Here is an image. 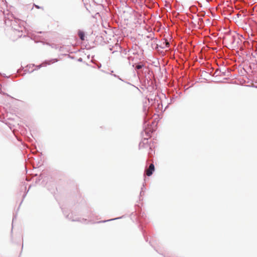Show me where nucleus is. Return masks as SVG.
Instances as JSON below:
<instances>
[{
    "label": "nucleus",
    "instance_id": "f257e3e1",
    "mask_svg": "<svg viewBox=\"0 0 257 257\" xmlns=\"http://www.w3.org/2000/svg\"><path fill=\"white\" fill-rule=\"evenodd\" d=\"M0 18L3 19L7 26L11 27L14 31L19 33L23 32L24 27L21 24L22 22L19 19L15 18L13 14H10L9 12L6 14L5 11L1 10Z\"/></svg>",
    "mask_w": 257,
    "mask_h": 257
},
{
    "label": "nucleus",
    "instance_id": "f03ea898",
    "mask_svg": "<svg viewBox=\"0 0 257 257\" xmlns=\"http://www.w3.org/2000/svg\"><path fill=\"white\" fill-rule=\"evenodd\" d=\"M61 209L62 210V212H63L64 215L65 216L66 218L72 221H79L82 223H85L87 221L86 219L82 218L81 219L78 217H74L73 216V213H71L70 214H67V212L66 210H65L64 208H63L62 207H61Z\"/></svg>",
    "mask_w": 257,
    "mask_h": 257
},
{
    "label": "nucleus",
    "instance_id": "7ed1b4c3",
    "mask_svg": "<svg viewBox=\"0 0 257 257\" xmlns=\"http://www.w3.org/2000/svg\"><path fill=\"white\" fill-rule=\"evenodd\" d=\"M139 217L141 218H140V221H139L140 225H139V227L143 233V235L144 236V237L146 241L148 242V240H149V238L147 236V232L146 230L144 229L145 227L144 226V221L143 220H142V219L144 218V213H143L142 214L141 213L139 215Z\"/></svg>",
    "mask_w": 257,
    "mask_h": 257
},
{
    "label": "nucleus",
    "instance_id": "20e7f679",
    "mask_svg": "<svg viewBox=\"0 0 257 257\" xmlns=\"http://www.w3.org/2000/svg\"><path fill=\"white\" fill-rule=\"evenodd\" d=\"M145 115L146 116L144 119V131L145 133V135L147 137H150L151 134L153 133V131H152L151 129L147 130V127L150 126V124L148 123L147 114L146 112H145Z\"/></svg>",
    "mask_w": 257,
    "mask_h": 257
},
{
    "label": "nucleus",
    "instance_id": "39448f33",
    "mask_svg": "<svg viewBox=\"0 0 257 257\" xmlns=\"http://www.w3.org/2000/svg\"><path fill=\"white\" fill-rule=\"evenodd\" d=\"M155 170V166L153 164H151L150 166L149 169H145V173L144 174V177L146 178V175L150 177L151 176L153 173L154 172ZM146 180V178L144 179V181Z\"/></svg>",
    "mask_w": 257,
    "mask_h": 257
},
{
    "label": "nucleus",
    "instance_id": "423d86ee",
    "mask_svg": "<svg viewBox=\"0 0 257 257\" xmlns=\"http://www.w3.org/2000/svg\"><path fill=\"white\" fill-rule=\"evenodd\" d=\"M148 143H149L148 139L147 138H144L142 139V141L139 144V149H140L141 148H142L149 147L151 151H152V150L151 149V146L150 144H148Z\"/></svg>",
    "mask_w": 257,
    "mask_h": 257
},
{
    "label": "nucleus",
    "instance_id": "0eeeda50",
    "mask_svg": "<svg viewBox=\"0 0 257 257\" xmlns=\"http://www.w3.org/2000/svg\"><path fill=\"white\" fill-rule=\"evenodd\" d=\"M133 66L135 67L136 70H140L142 69L145 66V64L142 62H139L134 64Z\"/></svg>",
    "mask_w": 257,
    "mask_h": 257
},
{
    "label": "nucleus",
    "instance_id": "6e6552de",
    "mask_svg": "<svg viewBox=\"0 0 257 257\" xmlns=\"http://www.w3.org/2000/svg\"><path fill=\"white\" fill-rule=\"evenodd\" d=\"M78 36L81 41H84L85 39V32L82 30H79L78 31Z\"/></svg>",
    "mask_w": 257,
    "mask_h": 257
},
{
    "label": "nucleus",
    "instance_id": "1a4fd4ad",
    "mask_svg": "<svg viewBox=\"0 0 257 257\" xmlns=\"http://www.w3.org/2000/svg\"><path fill=\"white\" fill-rule=\"evenodd\" d=\"M250 61L254 65H257V54L255 55L252 54L251 57H250Z\"/></svg>",
    "mask_w": 257,
    "mask_h": 257
},
{
    "label": "nucleus",
    "instance_id": "9d476101",
    "mask_svg": "<svg viewBox=\"0 0 257 257\" xmlns=\"http://www.w3.org/2000/svg\"><path fill=\"white\" fill-rule=\"evenodd\" d=\"M236 37L235 36H229L227 38V40L229 42L231 45H233L235 41Z\"/></svg>",
    "mask_w": 257,
    "mask_h": 257
},
{
    "label": "nucleus",
    "instance_id": "9b49d317",
    "mask_svg": "<svg viewBox=\"0 0 257 257\" xmlns=\"http://www.w3.org/2000/svg\"><path fill=\"white\" fill-rule=\"evenodd\" d=\"M23 187H24V189H25V190H26V186L25 185V183H24V185H23ZM29 190H27V191H25V193H24L23 195V199L21 201V203H20V205H21V204L22 203V202L24 200V199L25 198V197L27 195V194L28 193Z\"/></svg>",
    "mask_w": 257,
    "mask_h": 257
},
{
    "label": "nucleus",
    "instance_id": "f8f14e48",
    "mask_svg": "<svg viewBox=\"0 0 257 257\" xmlns=\"http://www.w3.org/2000/svg\"><path fill=\"white\" fill-rule=\"evenodd\" d=\"M121 218V217H116V218H112V219H108V220H106L99 221L97 222V223H102V222L104 223V222H108V221H110L118 219Z\"/></svg>",
    "mask_w": 257,
    "mask_h": 257
},
{
    "label": "nucleus",
    "instance_id": "ddd939ff",
    "mask_svg": "<svg viewBox=\"0 0 257 257\" xmlns=\"http://www.w3.org/2000/svg\"><path fill=\"white\" fill-rule=\"evenodd\" d=\"M113 47H114V48H115V49H116V50H114V51H113L112 52V53H115V52H117V49H118V48H119V49H121V50L122 49V47H121V46H120L119 44H118V43L116 44H115V45L114 46H113Z\"/></svg>",
    "mask_w": 257,
    "mask_h": 257
},
{
    "label": "nucleus",
    "instance_id": "4468645a",
    "mask_svg": "<svg viewBox=\"0 0 257 257\" xmlns=\"http://www.w3.org/2000/svg\"><path fill=\"white\" fill-rule=\"evenodd\" d=\"M177 97V96H174V97H172V98H171V99H170V102L168 103V104L169 105L170 104H171L173 102H174L175 99H176V98Z\"/></svg>",
    "mask_w": 257,
    "mask_h": 257
},
{
    "label": "nucleus",
    "instance_id": "2eb2a0df",
    "mask_svg": "<svg viewBox=\"0 0 257 257\" xmlns=\"http://www.w3.org/2000/svg\"><path fill=\"white\" fill-rule=\"evenodd\" d=\"M145 184L144 183L143 185V187L141 188V191L140 192V196L144 195V194L143 189L145 188Z\"/></svg>",
    "mask_w": 257,
    "mask_h": 257
},
{
    "label": "nucleus",
    "instance_id": "dca6fc26",
    "mask_svg": "<svg viewBox=\"0 0 257 257\" xmlns=\"http://www.w3.org/2000/svg\"><path fill=\"white\" fill-rule=\"evenodd\" d=\"M95 65H96V67H97V68L98 69L100 68L101 67V63L97 61H96V62L95 63Z\"/></svg>",
    "mask_w": 257,
    "mask_h": 257
},
{
    "label": "nucleus",
    "instance_id": "f3484780",
    "mask_svg": "<svg viewBox=\"0 0 257 257\" xmlns=\"http://www.w3.org/2000/svg\"><path fill=\"white\" fill-rule=\"evenodd\" d=\"M57 61H58V59H53L51 60H50L51 62L47 63V64L48 65H50L51 63H53L56 62Z\"/></svg>",
    "mask_w": 257,
    "mask_h": 257
},
{
    "label": "nucleus",
    "instance_id": "a211bd4d",
    "mask_svg": "<svg viewBox=\"0 0 257 257\" xmlns=\"http://www.w3.org/2000/svg\"><path fill=\"white\" fill-rule=\"evenodd\" d=\"M0 1H1V3H3V5L7 6V2L6 0H0Z\"/></svg>",
    "mask_w": 257,
    "mask_h": 257
},
{
    "label": "nucleus",
    "instance_id": "6ab92c4d",
    "mask_svg": "<svg viewBox=\"0 0 257 257\" xmlns=\"http://www.w3.org/2000/svg\"><path fill=\"white\" fill-rule=\"evenodd\" d=\"M16 216H17L16 214L14 215L13 218V223H12V224L13 223L14 220L16 219ZM12 227H13V224H12ZM12 232H13V228H12L11 233H12Z\"/></svg>",
    "mask_w": 257,
    "mask_h": 257
},
{
    "label": "nucleus",
    "instance_id": "aec40b11",
    "mask_svg": "<svg viewBox=\"0 0 257 257\" xmlns=\"http://www.w3.org/2000/svg\"><path fill=\"white\" fill-rule=\"evenodd\" d=\"M112 75H113L114 77H116V78H118V79L120 80L121 81H123V82H124V80H122V79H121V78H120L118 75H116V74H112Z\"/></svg>",
    "mask_w": 257,
    "mask_h": 257
},
{
    "label": "nucleus",
    "instance_id": "412c9836",
    "mask_svg": "<svg viewBox=\"0 0 257 257\" xmlns=\"http://www.w3.org/2000/svg\"><path fill=\"white\" fill-rule=\"evenodd\" d=\"M42 179V174H41L38 179L36 180V182L37 183L38 181H40L41 179Z\"/></svg>",
    "mask_w": 257,
    "mask_h": 257
},
{
    "label": "nucleus",
    "instance_id": "4be33fe9",
    "mask_svg": "<svg viewBox=\"0 0 257 257\" xmlns=\"http://www.w3.org/2000/svg\"><path fill=\"white\" fill-rule=\"evenodd\" d=\"M28 70V71L29 72V73H32L34 71V69H32V70L30 71L29 69H27V68L25 70V72L27 71Z\"/></svg>",
    "mask_w": 257,
    "mask_h": 257
},
{
    "label": "nucleus",
    "instance_id": "5701e85b",
    "mask_svg": "<svg viewBox=\"0 0 257 257\" xmlns=\"http://www.w3.org/2000/svg\"><path fill=\"white\" fill-rule=\"evenodd\" d=\"M77 61L78 62H82L83 61V59L81 57L79 58L78 59H77Z\"/></svg>",
    "mask_w": 257,
    "mask_h": 257
},
{
    "label": "nucleus",
    "instance_id": "b1692460",
    "mask_svg": "<svg viewBox=\"0 0 257 257\" xmlns=\"http://www.w3.org/2000/svg\"><path fill=\"white\" fill-rule=\"evenodd\" d=\"M165 43H166V44H165V46H166V47H168V46H169V43H168V42H166V40L165 41Z\"/></svg>",
    "mask_w": 257,
    "mask_h": 257
},
{
    "label": "nucleus",
    "instance_id": "393cba45",
    "mask_svg": "<svg viewBox=\"0 0 257 257\" xmlns=\"http://www.w3.org/2000/svg\"><path fill=\"white\" fill-rule=\"evenodd\" d=\"M114 48L113 46L109 47V49L110 51H112L113 50V48Z\"/></svg>",
    "mask_w": 257,
    "mask_h": 257
},
{
    "label": "nucleus",
    "instance_id": "a878e982",
    "mask_svg": "<svg viewBox=\"0 0 257 257\" xmlns=\"http://www.w3.org/2000/svg\"><path fill=\"white\" fill-rule=\"evenodd\" d=\"M35 7H36L37 9H40V8H41V7H40V6H38V5H35Z\"/></svg>",
    "mask_w": 257,
    "mask_h": 257
},
{
    "label": "nucleus",
    "instance_id": "bb28decb",
    "mask_svg": "<svg viewBox=\"0 0 257 257\" xmlns=\"http://www.w3.org/2000/svg\"><path fill=\"white\" fill-rule=\"evenodd\" d=\"M168 105H169V104H168L167 105V106L165 107V109H164V111H165V109H167V108L168 107Z\"/></svg>",
    "mask_w": 257,
    "mask_h": 257
},
{
    "label": "nucleus",
    "instance_id": "cd10ccee",
    "mask_svg": "<svg viewBox=\"0 0 257 257\" xmlns=\"http://www.w3.org/2000/svg\"><path fill=\"white\" fill-rule=\"evenodd\" d=\"M199 20L200 21H201V22H202V21H203V19H202V18H199Z\"/></svg>",
    "mask_w": 257,
    "mask_h": 257
},
{
    "label": "nucleus",
    "instance_id": "c85d7f7f",
    "mask_svg": "<svg viewBox=\"0 0 257 257\" xmlns=\"http://www.w3.org/2000/svg\"><path fill=\"white\" fill-rule=\"evenodd\" d=\"M123 52H124V53L126 54V49H124V50H123Z\"/></svg>",
    "mask_w": 257,
    "mask_h": 257
},
{
    "label": "nucleus",
    "instance_id": "c756f323",
    "mask_svg": "<svg viewBox=\"0 0 257 257\" xmlns=\"http://www.w3.org/2000/svg\"><path fill=\"white\" fill-rule=\"evenodd\" d=\"M22 34H21V35H18V36H19V37H22Z\"/></svg>",
    "mask_w": 257,
    "mask_h": 257
},
{
    "label": "nucleus",
    "instance_id": "7c9ffc66",
    "mask_svg": "<svg viewBox=\"0 0 257 257\" xmlns=\"http://www.w3.org/2000/svg\"><path fill=\"white\" fill-rule=\"evenodd\" d=\"M41 67H42L41 65H40V66H38V68H40Z\"/></svg>",
    "mask_w": 257,
    "mask_h": 257
},
{
    "label": "nucleus",
    "instance_id": "2f4dec72",
    "mask_svg": "<svg viewBox=\"0 0 257 257\" xmlns=\"http://www.w3.org/2000/svg\"><path fill=\"white\" fill-rule=\"evenodd\" d=\"M69 57L71 58V59H73V57L72 56H69Z\"/></svg>",
    "mask_w": 257,
    "mask_h": 257
},
{
    "label": "nucleus",
    "instance_id": "473e14b6",
    "mask_svg": "<svg viewBox=\"0 0 257 257\" xmlns=\"http://www.w3.org/2000/svg\"><path fill=\"white\" fill-rule=\"evenodd\" d=\"M142 135L143 136V137H144L143 132L142 133Z\"/></svg>",
    "mask_w": 257,
    "mask_h": 257
},
{
    "label": "nucleus",
    "instance_id": "72a5a7b5",
    "mask_svg": "<svg viewBox=\"0 0 257 257\" xmlns=\"http://www.w3.org/2000/svg\"><path fill=\"white\" fill-rule=\"evenodd\" d=\"M160 47H161V48H165L164 47H161V46H160Z\"/></svg>",
    "mask_w": 257,
    "mask_h": 257
},
{
    "label": "nucleus",
    "instance_id": "f704fd0d",
    "mask_svg": "<svg viewBox=\"0 0 257 257\" xmlns=\"http://www.w3.org/2000/svg\"><path fill=\"white\" fill-rule=\"evenodd\" d=\"M144 111H146V108H144Z\"/></svg>",
    "mask_w": 257,
    "mask_h": 257
},
{
    "label": "nucleus",
    "instance_id": "c9c22d12",
    "mask_svg": "<svg viewBox=\"0 0 257 257\" xmlns=\"http://www.w3.org/2000/svg\"><path fill=\"white\" fill-rule=\"evenodd\" d=\"M20 205H21L20 204V205H19V207H20ZM18 209H19V208H18Z\"/></svg>",
    "mask_w": 257,
    "mask_h": 257
}]
</instances>
